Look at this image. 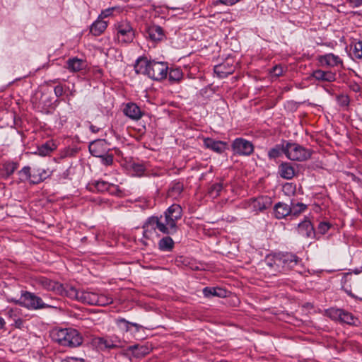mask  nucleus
<instances>
[{"label":"nucleus","instance_id":"nucleus-53","mask_svg":"<svg viewBox=\"0 0 362 362\" xmlns=\"http://www.w3.org/2000/svg\"><path fill=\"white\" fill-rule=\"evenodd\" d=\"M351 90H352L355 93H358L361 91V86L356 82H351L349 86Z\"/></svg>","mask_w":362,"mask_h":362},{"label":"nucleus","instance_id":"nucleus-22","mask_svg":"<svg viewBox=\"0 0 362 362\" xmlns=\"http://www.w3.org/2000/svg\"><path fill=\"white\" fill-rule=\"evenodd\" d=\"M312 76L317 81L334 82L336 81V74L332 71L317 69L312 74Z\"/></svg>","mask_w":362,"mask_h":362},{"label":"nucleus","instance_id":"nucleus-38","mask_svg":"<svg viewBox=\"0 0 362 362\" xmlns=\"http://www.w3.org/2000/svg\"><path fill=\"white\" fill-rule=\"evenodd\" d=\"M18 174L19 175L20 182H25L28 181L32 183V179H33V171L31 172L30 167H23L21 170L18 172Z\"/></svg>","mask_w":362,"mask_h":362},{"label":"nucleus","instance_id":"nucleus-43","mask_svg":"<svg viewBox=\"0 0 362 362\" xmlns=\"http://www.w3.org/2000/svg\"><path fill=\"white\" fill-rule=\"evenodd\" d=\"M95 305L105 306L112 303L113 298L107 295L98 293Z\"/></svg>","mask_w":362,"mask_h":362},{"label":"nucleus","instance_id":"nucleus-19","mask_svg":"<svg viewBox=\"0 0 362 362\" xmlns=\"http://www.w3.org/2000/svg\"><path fill=\"white\" fill-rule=\"evenodd\" d=\"M291 205L282 202H277L273 208L274 216L276 219L285 218L291 214Z\"/></svg>","mask_w":362,"mask_h":362},{"label":"nucleus","instance_id":"nucleus-18","mask_svg":"<svg viewBox=\"0 0 362 362\" xmlns=\"http://www.w3.org/2000/svg\"><path fill=\"white\" fill-rule=\"evenodd\" d=\"M19 167V163L13 160H6L0 166V176L4 179H8Z\"/></svg>","mask_w":362,"mask_h":362},{"label":"nucleus","instance_id":"nucleus-13","mask_svg":"<svg viewBox=\"0 0 362 362\" xmlns=\"http://www.w3.org/2000/svg\"><path fill=\"white\" fill-rule=\"evenodd\" d=\"M88 149L90 154L95 157L103 156L111 150L110 144L105 139H96L90 142Z\"/></svg>","mask_w":362,"mask_h":362},{"label":"nucleus","instance_id":"nucleus-48","mask_svg":"<svg viewBox=\"0 0 362 362\" xmlns=\"http://www.w3.org/2000/svg\"><path fill=\"white\" fill-rule=\"evenodd\" d=\"M337 101L338 104L341 107L348 106L350 102L349 96L343 94L337 97Z\"/></svg>","mask_w":362,"mask_h":362},{"label":"nucleus","instance_id":"nucleus-60","mask_svg":"<svg viewBox=\"0 0 362 362\" xmlns=\"http://www.w3.org/2000/svg\"><path fill=\"white\" fill-rule=\"evenodd\" d=\"M59 79H55L54 81H52L53 83H57Z\"/></svg>","mask_w":362,"mask_h":362},{"label":"nucleus","instance_id":"nucleus-30","mask_svg":"<svg viewBox=\"0 0 362 362\" xmlns=\"http://www.w3.org/2000/svg\"><path fill=\"white\" fill-rule=\"evenodd\" d=\"M116 325H117L118 327H119L120 329L127 332L130 331L131 327H134L136 332H139L140 329L142 328L141 325L135 322H129L123 317H118L116 320Z\"/></svg>","mask_w":362,"mask_h":362},{"label":"nucleus","instance_id":"nucleus-29","mask_svg":"<svg viewBox=\"0 0 362 362\" xmlns=\"http://www.w3.org/2000/svg\"><path fill=\"white\" fill-rule=\"evenodd\" d=\"M150 61L146 57H139L135 62L134 69L137 74L148 75Z\"/></svg>","mask_w":362,"mask_h":362},{"label":"nucleus","instance_id":"nucleus-1","mask_svg":"<svg viewBox=\"0 0 362 362\" xmlns=\"http://www.w3.org/2000/svg\"><path fill=\"white\" fill-rule=\"evenodd\" d=\"M182 216V207L179 204H172L163 215L147 218L143 226V237L150 239L156 234L157 230L166 235L175 234L177 231V223Z\"/></svg>","mask_w":362,"mask_h":362},{"label":"nucleus","instance_id":"nucleus-6","mask_svg":"<svg viewBox=\"0 0 362 362\" xmlns=\"http://www.w3.org/2000/svg\"><path fill=\"white\" fill-rule=\"evenodd\" d=\"M327 314L333 320L349 325H357L358 322V318L351 313L343 309L331 308L327 310Z\"/></svg>","mask_w":362,"mask_h":362},{"label":"nucleus","instance_id":"nucleus-24","mask_svg":"<svg viewBox=\"0 0 362 362\" xmlns=\"http://www.w3.org/2000/svg\"><path fill=\"white\" fill-rule=\"evenodd\" d=\"M286 140H283L281 144H276L268 151V158L269 160H276L281 157L282 154L286 155Z\"/></svg>","mask_w":362,"mask_h":362},{"label":"nucleus","instance_id":"nucleus-20","mask_svg":"<svg viewBox=\"0 0 362 362\" xmlns=\"http://www.w3.org/2000/svg\"><path fill=\"white\" fill-rule=\"evenodd\" d=\"M96 340L98 346L101 349H112L119 348L120 346V341L117 339V337H99Z\"/></svg>","mask_w":362,"mask_h":362},{"label":"nucleus","instance_id":"nucleus-36","mask_svg":"<svg viewBox=\"0 0 362 362\" xmlns=\"http://www.w3.org/2000/svg\"><path fill=\"white\" fill-rule=\"evenodd\" d=\"M174 241L170 236H165L158 241V248L161 251L170 252L174 247Z\"/></svg>","mask_w":362,"mask_h":362},{"label":"nucleus","instance_id":"nucleus-4","mask_svg":"<svg viewBox=\"0 0 362 362\" xmlns=\"http://www.w3.org/2000/svg\"><path fill=\"white\" fill-rule=\"evenodd\" d=\"M11 301L29 310L57 308L55 304L45 303L40 297L28 291H23L19 299L13 298Z\"/></svg>","mask_w":362,"mask_h":362},{"label":"nucleus","instance_id":"nucleus-26","mask_svg":"<svg viewBox=\"0 0 362 362\" xmlns=\"http://www.w3.org/2000/svg\"><path fill=\"white\" fill-rule=\"evenodd\" d=\"M214 71L219 78H223L233 74L234 71V67L233 66H229L228 64L223 63L215 66Z\"/></svg>","mask_w":362,"mask_h":362},{"label":"nucleus","instance_id":"nucleus-27","mask_svg":"<svg viewBox=\"0 0 362 362\" xmlns=\"http://www.w3.org/2000/svg\"><path fill=\"white\" fill-rule=\"evenodd\" d=\"M203 294L206 298H225L227 296V291L220 287H205L203 289Z\"/></svg>","mask_w":362,"mask_h":362},{"label":"nucleus","instance_id":"nucleus-25","mask_svg":"<svg viewBox=\"0 0 362 362\" xmlns=\"http://www.w3.org/2000/svg\"><path fill=\"white\" fill-rule=\"evenodd\" d=\"M66 64V68L72 72L80 71L84 69L87 66L86 61L77 57L69 59L67 61Z\"/></svg>","mask_w":362,"mask_h":362},{"label":"nucleus","instance_id":"nucleus-28","mask_svg":"<svg viewBox=\"0 0 362 362\" xmlns=\"http://www.w3.org/2000/svg\"><path fill=\"white\" fill-rule=\"evenodd\" d=\"M279 173L281 177L291 180L295 175V170L291 163H282L279 166Z\"/></svg>","mask_w":362,"mask_h":362},{"label":"nucleus","instance_id":"nucleus-32","mask_svg":"<svg viewBox=\"0 0 362 362\" xmlns=\"http://www.w3.org/2000/svg\"><path fill=\"white\" fill-rule=\"evenodd\" d=\"M148 37L153 41L161 40L164 36L163 30L158 25H153L147 30Z\"/></svg>","mask_w":362,"mask_h":362},{"label":"nucleus","instance_id":"nucleus-42","mask_svg":"<svg viewBox=\"0 0 362 362\" xmlns=\"http://www.w3.org/2000/svg\"><path fill=\"white\" fill-rule=\"evenodd\" d=\"M223 189V185L221 182L214 183L208 189V194L211 198H216Z\"/></svg>","mask_w":362,"mask_h":362},{"label":"nucleus","instance_id":"nucleus-39","mask_svg":"<svg viewBox=\"0 0 362 362\" xmlns=\"http://www.w3.org/2000/svg\"><path fill=\"white\" fill-rule=\"evenodd\" d=\"M49 175L47 171L44 169H34L33 170V179H32L33 184H38L44 181Z\"/></svg>","mask_w":362,"mask_h":362},{"label":"nucleus","instance_id":"nucleus-40","mask_svg":"<svg viewBox=\"0 0 362 362\" xmlns=\"http://www.w3.org/2000/svg\"><path fill=\"white\" fill-rule=\"evenodd\" d=\"M168 77L169 81L171 83H177L179 82L183 76V73L182 70L179 68L170 69H168Z\"/></svg>","mask_w":362,"mask_h":362},{"label":"nucleus","instance_id":"nucleus-7","mask_svg":"<svg viewBox=\"0 0 362 362\" xmlns=\"http://www.w3.org/2000/svg\"><path fill=\"white\" fill-rule=\"evenodd\" d=\"M168 73V66L166 62L150 61L148 76L156 81H161L165 78Z\"/></svg>","mask_w":362,"mask_h":362},{"label":"nucleus","instance_id":"nucleus-2","mask_svg":"<svg viewBox=\"0 0 362 362\" xmlns=\"http://www.w3.org/2000/svg\"><path fill=\"white\" fill-rule=\"evenodd\" d=\"M300 259L295 254L291 252H279L268 255L266 257V265L272 275L286 274L293 269Z\"/></svg>","mask_w":362,"mask_h":362},{"label":"nucleus","instance_id":"nucleus-12","mask_svg":"<svg viewBox=\"0 0 362 362\" xmlns=\"http://www.w3.org/2000/svg\"><path fill=\"white\" fill-rule=\"evenodd\" d=\"M296 231L298 235H300L303 238L313 239L316 237V232L314 226L308 217H305L304 220L298 224Z\"/></svg>","mask_w":362,"mask_h":362},{"label":"nucleus","instance_id":"nucleus-5","mask_svg":"<svg viewBox=\"0 0 362 362\" xmlns=\"http://www.w3.org/2000/svg\"><path fill=\"white\" fill-rule=\"evenodd\" d=\"M286 156L288 159L295 161H305L312 155V151L294 142L286 141Z\"/></svg>","mask_w":362,"mask_h":362},{"label":"nucleus","instance_id":"nucleus-3","mask_svg":"<svg viewBox=\"0 0 362 362\" xmlns=\"http://www.w3.org/2000/svg\"><path fill=\"white\" fill-rule=\"evenodd\" d=\"M53 341L62 346L76 348L83 341L81 334L74 328H56L51 332Z\"/></svg>","mask_w":362,"mask_h":362},{"label":"nucleus","instance_id":"nucleus-35","mask_svg":"<svg viewBox=\"0 0 362 362\" xmlns=\"http://www.w3.org/2000/svg\"><path fill=\"white\" fill-rule=\"evenodd\" d=\"M107 27L105 21L102 20H97L90 26V33L95 36H98L102 34Z\"/></svg>","mask_w":362,"mask_h":362},{"label":"nucleus","instance_id":"nucleus-51","mask_svg":"<svg viewBox=\"0 0 362 362\" xmlns=\"http://www.w3.org/2000/svg\"><path fill=\"white\" fill-rule=\"evenodd\" d=\"M240 0H216V4H221L226 6H232L238 3Z\"/></svg>","mask_w":362,"mask_h":362},{"label":"nucleus","instance_id":"nucleus-49","mask_svg":"<svg viewBox=\"0 0 362 362\" xmlns=\"http://www.w3.org/2000/svg\"><path fill=\"white\" fill-rule=\"evenodd\" d=\"M331 225L328 222H320L317 226V231L321 235L325 234L330 228Z\"/></svg>","mask_w":362,"mask_h":362},{"label":"nucleus","instance_id":"nucleus-37","mask_svg":"<svg viewBox=\"0 0 362 362\" xmlns=\"http://www.w3.org/2000/svg\"><path fill=\"white\" fill-rule=\"evenodd\" d=\"M351 273L349 272L344 274L341 280V287L349 296L352 298H356L354 293H352L351 284H349V282L351 281Z\"/></svg>","mask_w":362,"mask_h":362},{"label":"nucleus","instance_id":"nucleus-34","mask_svg":"<svg viewBox=\"0 0 362 362\" xmlns=\"http://www.w3.org/2000/svg\"><path fill=\"white\" fill-rule=\"evenodd\" d=\"M56 148L55 144L51 141H48L46 143L43 144L40 146L37 147V151L35 152V154H38L41 156H46L49 155L53 150Z\"/></svg>","mask_w":362,"mask_h":362},{"label":"nucleus","instance_id":"nucleus-46","mask_svg":"<svg viewBox=\"0 0 362 362\" xmlns=\"http://www.w3.org/2000/svg\"><path fill=\"white\" fill-rule=\"evenodd\" d=\"M283 192L288 196L293 195L296 192V185L292 183H286L283 185Z\"/></svg>","mask_w":362,"mask_h":362},{"label":"nucleus","instance_id":"nucleus-23","mask_svg":"<svg viewBox=\"0 0 362 362\" xmlns=\"http://www.w3.org/2000/svg\"><path fill=\"white\" fill-rule=\"evenodd\" d=\"M183 189V183L180 181L174 180L170 184L168 190V196L174 199H177L180 197Z\"/></svg>","mask_w":362,"mask_h":362},{"label":"nucleus","instance_id":"nucleus-56","mask_svg":"<svg viewBox=\"0 0 362 362\" xmlns=\"http://www.w3.org/2000/svg\"><path fill=\"white\" fill-rule=\"evenodd\" d=\"M89 129H90V132L93 133H98L100 130V127H98L95 125H93V124H90L89 127Z\"/></svg>","mask_w":362,"mask_h":362},{"label":"nucleus","instance_id":"nucleus-54","mask_svg":"<svg viewBox=\"0 0 362 362\" xmlns=\"http://www.w3.org/2000/svg\"><path fill=\"white\" fill-rule=\"evenodd\" d=\"M113 9H114L113 8H109L105 10L104 11H103L102 15L105 18L108 17L112 13Z\"/></svg>","mask_w":362,"mask_h":362},{"label":"nucleus","instance_id":"nucleus-47","mask_svg":"<svg viewBox=\"0 0 362 362\" xmlns=\"http://www.w3.org/2000/svg\"><path fill=\"white\" fill-rule=\"evenodd\" d=\"M101 158V163L107 166L111 165L113 163V155L112 153H106L103 156H99Z\"/></svg>","mask_w":362,"mask_h":362},{"label":"nucleus","instance_id":"nucleus-31","mask_svg":"<svg viewBox=\"0 0 362 362\" xmlns=\"http://www.w3.org/2000/svg\"><path fill=\"white\" fill-rule=\"evenodd\" d=\"M81 292L82 290H78L72 286L66 285L65 287L63 286V291L61 295L80 302Z\"/></svg>","mask_w":362,"mask_h":362},{"label":"nucleus","instance_id":"nucleus-44","mask_svg":"<svg viewBox=\"0 0 362 362\" xmlns=\"http://www.w3.org/2000/svg\"><path fill=\"white\" fill-rule=\"evenodd\" d=\"M354 47V55L356 59L362 58V42L357 41L353 43Z\"/></svg>","mask_w":362,"mask_h":362},{"label":"nucleus","instance_id":"nucleus-21","mask_svg":"<svg viewBox=\"0 0 362 362\" xmlns=\"http://www.w3.org/2000/svg\"><path fill=\"white\" fill-rule=\"evenodd\" d=\"M124 114L133 120H139L142 117L140 107L135 103H129L123 110Z\"/></svg>","mask_w":362,"mask_h":362},{"label":"nucleus","instance_id":"nucleus-14","mask_svg":"<svg viewBox=\"0 0 362 362\" xmlns=\"http://www.w3.org/2000/svg\"><path fill=\"white\" fill-rule=\"evenodd\" d=\"M94 186L97 191L100 192H107L111 195L120 196L122 191L118 185L109 183L103 180H98L95 182Z\"/></svg>","mask_w":362,"mask_h":362},{"label":"nucleus","instance_id":"nucleus-59","mask_svg":"<svg viewBox=\"0 0 362 362\" xmlns=\"http://www.w3.org/2000/svg\"><path fill=\"white\" fill-rule=\"evenodd\" d=\"M354 272L356 274H358L361 272V271H360L359 269H356L354 271Z\"/></svg>","mask_w":362,"mask_h":362},{"label":"nucleus","instance_id":"nucleus-15","mask_svg":"<svg viewBox=\"0 0 362 362\" xmlns=\"http://www.w3.org/2000/svg\"><path fill=\"white\" fill-rule=\"evenodd\" d=\"M38 284L43 288L54 291L57 294H62L63 291V284L58 281H53L47 277L42 276L38 279Z\"/></svg>","mask_w":362,"mask_h":362},{"label":"nucleus","instance_id":"nucleus-41","mask_svg":"<svg viewBox=\"0 0 362 362\" xmlns=\"http://www.w3.org/2000/svg\"><path fill=\"white\" fill-rule=\"evenodd\" d=\"M290 205L291 209L290 216H298L307 209V206L300 202L294 203L291 201Z\"/></svg>","mask_w":362,"mask_h":362},{"label":"nucleus","instance_id":"nucleus-11","mask_svg":"<svg viewBox=\"0 0 362 362\" xmlns=\"http://www.w3.org/2000/svg\"><path fill=\"white\" fill-rule=\"evenodd\" d=\"M232 149L236 154L250 156L254 151V146L252 142L245 139L237 138L233 141Z\"/></svg>","mask_w":362,"mask_h":362},{"label":"nucleus","instance_id":"nucleus-8","mask_svg":"<svg viewBox=\"0 0 362 362\" xmlns=\"http://www.w3.org/2000/svg\"><path fill=\"white\" fill-rule=\"evenodd\" d=\"M117 35L119 42L130 43L134 38V31L131 24L127 21H121L117 25Z\"/></svg>","mask_w":362,"mask_h":362},{"label":"nucleus","instance_id":"nucleus-58","mask_svg":"<svg viewBox=\"0 0 362 362\" xmlns=\"http://www.w3.org/2000/svg\"><path fill=\"white\" fill-rule=\"evenodd\" d=\"M5 325V321L2 317H0V329H2Z\"/></svg>","mask_w":362,"mask_h":362},{"label":"nucleus","instance_id":"nucleus-55","mask_svg":"<svg viewBox=\"0 0 362 362\" xmlns=\"http://www.w3.org/2000/svg\"><path fill=\"white\" fill-rule=\"evenodd\" d=\"M15 327L17 328H21L23 326V320L21 318H18L14 321Z\"/></svg>","mask_w":362,"mask_h":362},{"label":"nucleus","instance_id":"nucleus-16","mask_svg":"<svg viewBox=\"0 0 362 362\" xmlns=\"http://www.w3.org/2000/svg\"><path fill=\"white\" fill-rule=\"evenodd\" d=\"M205 148L212 150L213 151L222 153L227 148L228 144L222 141H216L212 138H204L203 140Z\"/></svg>","mask_w":362,"mask_h":362},{"label":"nucleus","instance_id":"nucleus-9","mask_svg":"<svg viewBox=\"0 0 362 362\" xmlns=\"http://www.w3.org/2000/svg\"><path fill=\"white\" fill-rule=\"evenodd\" d=\"M246 208L252 212L258 214L268 209L272 204L271 198L267 196H260L249 199Z\"/></svg>","mask_w":362,"mask_h":362},{"label":"nucleus","instance_id":"nucleus-45","mask_svg":"<svg viewBox=\"0 0 362 362\" xmlns=\"http://www.w3.org/2000/svg\"><path fill=\"white\" fill-rule=\"evenodd\" d=\"M131 167H132L133 173L136 176H141L144 173L145 170H146L144 165L141 163H134L132 164Z\"/></svg>","mask_w":362,"mask_h":362},{"label":"nucleus","instance_id":"nucleus-33","mask_svg":"<svg viewBox=\"0 0 362 362\" xmlns=\"http://www.w3.org/2000/svg\"><path fill=\"white\" fill-rule=\"evenodd\" d=\"M98 293L82 290L80 302L88 305H95Z\"/></svg>","mask_w":362,"mask_h":362},{"label":"nucleus","instance_id":"nucleus-50","mask_svg":"<svg viewBox=\"0 0 362 362\" xmlns=\"http://www.w3.org/2000/svg\"><path fill=\"white\" fill-rule=\"evenodd\" d=\"M271 73L275 76H280L284 73V69L280 65H276L272 68Z\"/></svg>","mask_w":362,"mask_h":362},{"label":"nucleus","instance_id":"nucleus-17","mask_svg":"<svg viewBox=\"0 0 362 362\" xmlns=\"http://www.w3.org/2000/svg\"><path fill=\"white\" fill-rule=\"evenodd\" d=\"M318 61L322 65L329 67H334L339 65H343L342 59L338 55H336L333 53H328L320 56L318 58Z\"/></svg>","mask_w":362,"mask_h":362},{"label":"nucleus","instance_id":"nucleus-57","mask_svg":"<svg viewBox=\"0 0 362 362\" xmlns=\"http://www.w3.org/2000/svg\"><path fill=\"white\" fill-rule=\"evenodd\" d=\"M351 3L354 4V7L357 8L362 5V0H351Z\"/></svg>","mask_w":362,"mask_h":362},{"label":"nucleus","instance_id":"nucleus-10","mask_svg":"<svg viewBox=\"0 0 362 362\" xmlns=\"http://www.w3.org/2000/svg\"><path fill=\"white\" fill-rule=\"evenodd\" d=\"M151 351V348L148 344H136L128 346L124 352V355L136 359H141Z\"/></svg>","mask_w":362,"mask_h":362},{"label":"nucleus","instance_id":"nucleus-52","mask_svg":"<svg viewBox=\"0 0 362 362\" xmlns=\"http://www.w3.org/2000/svg\"><path fill=\"white\" fill-rule=\"evenodd\" d=\"M54 92L57 98L61 97L64 94V88L62 85H57L54 88Z\"/></svg>","mask_w":362,"mask_h":362}]
</instances>
